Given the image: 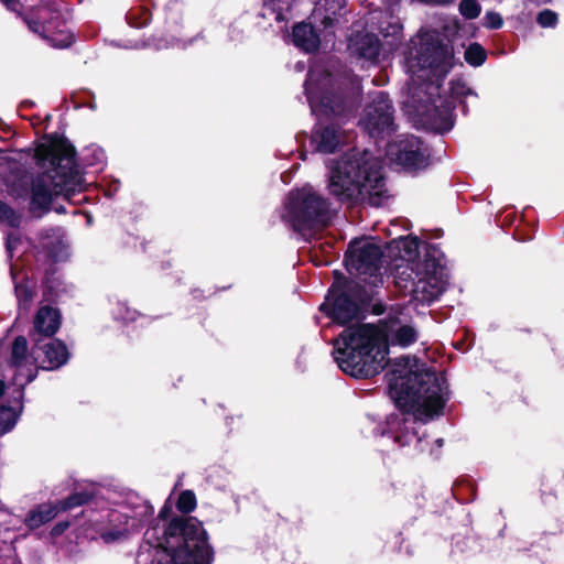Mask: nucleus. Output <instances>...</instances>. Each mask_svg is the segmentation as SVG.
I'll use <instances>...</instances> for the list:
<instances>
[{
    "label": "nucleus",
    "instance_id": "2f4dec72",
    "mask_svg": "<svg viewBox=\"0 0 564 564\" xmlns=\"http://www.w3.org/2000/svg\"><path fill=\"white\" fill-rule=\"evenodd\" d=\"M465 59L473 66H480L486 59V52L481 45L474 43L466 48Z\"/></svg>",
    "mask_w": 564,
    "mask_h": 564
},
{
    "label": "nucleus",
    "instance_id": "412c9836",
    "mask_svg": "<svg viewBox=\"0 0 564 564\" xmlns=\"http://www.w3.org/2000/svg\"><path fill=\"white\" fill-rule=\"evenodd\" d=\"M121 509L129 513L131 522H138V531L153 516L154 509L150 502L137 494H129L121 505Z\"/></svg>",
    "mask_w": 564,
    "mask_h": 564
},
{
    "label": "nucleus",
    "instance_id": "3c124183",
    "mask_svg": "<svg viewBox=\"0 0 564 564\" xmlns=\"http://www.w3.org/2000/svg\"><path fill=\"white\" fill-rule=\"evenodd\" d=\"M4 388H6V384L2 380H0V398L2 397V394L4 393Z\"/></svg>",
    "mask_w": 564,
    "mask_h": 564
},
{
    "label": "nucleus",
    "instance_id": "ddd939ff",
    "mask_svg": "<svg viewBox=\"0 0 564 564\" xmlns=\"http://www.w3.org/2000/svg\"><path fill=\"white\" fill-rule=\"evenodd\" d=\"M344 264L350 274L366 284L378 286L383 282L381 249H346Z\"/></svg>",
    "mask_w": 564,
    "mask_h": 564
},
{
    "label": "nucleus",
    "instance_id": "603ef678",
    "mask_svg": "<svg viewBox=\"0 0 564 564\" xmlns=\"http://www.w3.org/2000/svg\"><path fill=\"white\" fill-rule=\"evenodd\" d=\"M304 68H305V66H304V64H303V63L299 62V63L296 64V69H297L299 72H302Z\"/></svg>",
    "mask_w": 564,
    "mask_h": 564
},
{
    "label": "nucleus",
    "instance_id": "de8ad7c7",
    "mask_svg": "<svg viewBox=\"0 0 564 564\" xmlns=\"http://www.w3.org/2000/svg\"><path fill=\"white\" fill-rule=\"evenodd\" d=\"M3 2V4L12 10V11H18V1L17 0H1Z\"/></svg>",
    "mask_w": 564,
    "mask_h": 564
},
{
    "label": "nucleus",
    "instance_id": "4be33fe9",
    "mask_svg": "<svg viewBox=\"0 0 564 564\" xmlns=\"http://www.w3.org/2000/svg\"><path fill=\"white\" fill-rule=\"evenodd\" d=\"M17 249H7L8 251V260L10 263V273L14 282V293L18 301V308L20 312L28 313L32 306L35 292L34 290L23 281L17 282L15 281V271L18 269V264L12 262V259L14 257V251Z\"/></svg>",
    "mask_w": 564,
    "mask_h": 564
},
{
    "label": "nucleus",
    "instance_id": "8fccbe9b",
    "mask_svg": "<svg viewBox=\"0 0 564 564\" xmlns=\"http://www.w3.org/2000/svg\"><path fill=\"white\" fill-rule=\"evenodd\" d=\"M13 237H14V232L8 235L7 246L6 247H12Z\"/></svg>",
    "mask_w": 564,
    "mask_h": 564
},
{
    "label": "nucleus",
    "instance_id": "c85d7f7f",
    "mask_svg": "<svg viewBox=\"0 0 564 564\" xmlns=\"http://www.w3.org/2000/svg\"><path fill=\"white\" fill-rule=\"evenodd\" d=\"M138 522H131L129 520V513L122 510H111L108 513V527L119 529L120 527H127L129 534L138 532Z\"/></svg>",
    "mask_w": 564,
    "mask_h": 564
},
{
    "label": "nucleus",
    "instance_id": "b1692460",
    "mask_svg": "<svg viewBox=\"0 0 564 564\" xmlns=\"http://www.w3.org/2000/svg\"><path fill=\"white\" fill-rule=\"evenodd\" d=\"M59 511L62 510L59 509L58 502L56 505H40L34 510L30 511V513L25 518V524L30 529L40 528L41 525L53 520Z\"/></svg>",
    "mask_w": 564,
    "mask_h": 564
},
{
    "label": "nucleus",
    "instance_id": "473e14b6",
    "mask_svg": "<svg viewBox=\"0 0 564 564\" xmlns=\"http://www.w3.org/2000/svg\"><path fill=\"white\" fill-rule=\"evenodd\" d=\"M83 160L87 165H96L101 169L106 162V154L100 148H89L86 149Z\"/></svg>",
    "mask_w": 564,
    "mask_h": 564
},
{
    "label": "nucleus",
    "instance_id": "7ed1b4c3",
    "mask_svg": "<svg viewBox=\"0 0 564 564\" xmlns=\"http://www.w3.org/2000/svg\"><path fill=\"white\" fill-rule=\"evenodd\" d=\"M327 166L329 193L340 202L381 206L389 197L382 162L369 151H349Z\"/></svg>",
    "mask_w": 564,
    "mask_h": 564
},
{
    "label": "nucleus",
    "instance_id": "9b49d317",
    "mask_svg": "<svg viewBox=\"0 0 564 564\" xmlns=\"http://www.w3.org/2000/svg\"><path fill=\"white\" fill-rule=\"evenodd\" d=\"M370 98L360 116L359 126L377 142L395 130L393 107L384 91H376Z\"/></svg>",
    "mask_w": 564,
    "mask_h": 564
},
{
    "label": "nucleus",
    "instance_id": "dca6fc26",
    "mask_svg": "<svg viewBox=\"0 0 564 564\" xmlns=\"http://www.w3.org/2000/svg\"><path fill=\"white\" fill-rule=\"evenodd\" d=\"M35 341L31 357L34 361L41 360L42 369L55 370L64 366L69 359L66 345L51 337L33 338Z\"/></svg>",
    "mask_w": 564,
    "mask_h": 564
},
{
    "label": "nucleus",
    "instance_id": "7c9ffc66",
    "mask_svg": "<svg viewBox=\"0 0 564 564\" xmlns=\"http://www.w3.org/2000/svg\"><path fill=\"white\" fill-rule=\"evenodd\" d=\"M130 535L127 527H120L119 529L108 527L100 531V538L107 544L124 541Z\"/></svg>",
    "mask_w": 564,
    "mask_h": 564
},
{
    "label": "nucleus",
    "instance_id": "864d4df0",
    "mask_svg": "<svg viewBox=\"0 0 564 564\" xmlns=\"http://www.w3.org/2000/svg\"><path fill=\"white\" fill-rule=\"evenodd\" d=\"M435 443L437 444V447H442V446H443L444 441H443V438H437V440L435 441Z\"/></svg>",
    "mask_w": 564,
    "mask_h": 564
},
{
    "label": "nucleus",
    "instance_id": "37998d69",
    "mask_svg": "<svg viewBox=\"0 0 564 564\" xmlns=\"http://www.w3.org/2000/svg\"><path fill=\"white\" fill-rule=\"evenodd\" d=\"M128 20H129V23L131 26L133 28H142L144 25H147L150 21V13L148 11H144L142 13V19L141 21H137L135 20V13L134 12H130L129 15H128Z\"/></svg>",
    "mask_w": 564,
    "mask_h": 564
},
{
    "label": "nucleus",
    "instance_id": "49530a36",
    "mask_svg": "<svg viewBox=\"0 0 564 564\" xmlns=\"http://www.w3.org/2000/svg\"><path fill=\"white\" fill-rule=\"evenodd\" d=\"M68 525H69L68 522H59V523H57L53 528V533L54 534H61L62 532H64L68 528Z\"/></svg>",
    "mask_w": 564,
    "mask_h": 564
},
{
    "label": "nucleus",
    "instance_id": "cd10ccee",
    "mask_svg": "<svg viewBox=\"0 0 564 564\" xmlns=\"http://www.w3.org/2000/svg\"><path fill=\"white\" fill-rule=\"evenodd\" d=\"M41 243L42 247H65L67 235L62 227L46 228L41 232Z\"/></svg>",
    "mask_w": 564,
    "mask_h": 564
},
{
    "label": "nucleus",
    "instance_id": "5fc2aeb1",
    "mask_svg": "<svg viewBox=\"0 0 564 564\" xmlns=\"http://www.w3.org/2000/svg\"><path fill=\"white\" fill-rule=\"evenodd\" d=\"M332 21H333V20H332L329 17H326V18H325V20H324V23H325V25L327 26L328 24H330V23H332Z\"/></svg>",
    "mask_w": 564,
    "mask_h": 564
},
{
    "label": "nucleus",
    "instance_id": "1a4fd4ad",
    "mask_svg": "<svg viewBox=\"0 0 564 564\" xmlns=\"http://www.w3.org/2000/svg\"><path fill=\"white\" fill-rule=\"evenodd\" d=\"M416 55L406 57V68L411 74L412 80H427V89L438 90L434 83L443 79L454 66L453 48L448 44L432 42L423 37L419 43H414Z\"/></svg>",
    "mask_w": 564,
    "mask_h": 564
},
{
    "label": "nucleus",
    "instance_id": "a878e982",
    "mask_svg": "<svg viewBox=\"0 0 564 564\" xmlns=\"http://www.w3.org/2000/svg\"><path fill=\"white\" fill-rule=\"evenodd\" d=\"M97 490L95 486L85 488L84 490L76 491L68 496L66 499L58 501L59 509L67 511L73 508L86 505L96 497Z\"/></svg>",
    "mask_w": 564,
    "mask_h": 564
},
{
    "label": "nucleus",
    "instance_id": "f257e3e1",
    "mask_svg": "<svg viewBox=\"0 0 564 564\" xmlns=\"http://www.w3.org/2000/svg\"><path fill=\"white\" fill-rule=\"evenodd\" d=\"M400 369L389 375L388 390L400 412L387 417L386 427L377 429L381 436L392 437L399 446H409L416 437L417 425L443 413L448 399L447 383L435 371L409 372L408 359L395 362Z\"/></svg>",
    "mask_w": 564,
    "mask_h": 564
},
{
    "label": "nucleus",
    "instance_id": "393cba45",
    "mask_svg": "<svg viewBox=\"0 0 564 564\" xmlns=\"http://www.w3.org/2000/svg\"><path fill=\"white\" fill-rule=\"evenodd\" d=\"M294 0H263V17L272 15L276 22H286Z\"/></svg>",
    "mask_w": 564,
    "mask_h": 564
},
{
    "label": "nucleus",
    "instance_id": "f03ea898",
    "mask_svg": "<svg viewBox=\"0 0 564 564\" xmlns=\"http://www.w3.org/2000/svg\"><path fill=\"white\" fill-rule=\"evenodd\" d=\"M382 323L386 334L370 324L348 327L340 334L335 343L334 358L345 373L362 379L373 377L389 367L386 375L389 381L391 371L395 368L400 369L395 362L402 358L408 359V371L413 372L409 357H400L393 361L388 359L389 348L386 337H389L392 344L408 347L417 340V329L408 324V316L399 307L392 310ZM425 371L431 370L420 368L414 370V372Z\"/></svg>",
    "mask_w": 564,
    "mask_h": 564
},
{
    "label": "nucleus",
    "instance_id": "72a5a7b5",
    "mask_svg": "<svg viewBox=\"0 0 564 564\" xmlns=\"http://www.w3.org/2000/svg\"><path fill=\"white\" fill-rule=\"evenodd\" d=\"M177 509L183 513H189L196 508V497L192 490L181 492L177 502Z\"/></svg>",
    "mask_w": 564,
    "mask_h": 564
},
{
    "label": "nucleus",
    "instance_id": "20e7f679",
    "mask_svg": "<svg viewBox=\"0 0 564 564\" xmlns=\"http://www.w3.org/2000/svg\"><path fill=\"white\" fill-rule=\"evenodd\" d=\"M34 158L43 172L32 180L30 212L41 217L50 210L54 196L63 195L69 200L83 191L84 183L72 147L45 140L36 147Z\"/></svg>",
    "mask_w": 564,
    "mask_h": 564
},
{
    "label": "nucleus",
    "instance_id": "79ce46f5",
    "mask_svg": "<svg viewBox=\"0 0 564 564\" xmlns=\"http://www.w3.org/2000/svg\"><path fill=\"white\" fill-rule=\"evenodd\" d=\"M347 247H381L372 237L354 238Z\"/></svg>",
    "mask_w": 564,
    "mask_h": 564
},
{
    "label": "nucleus",
    "instance_id": "aec40b11",
    "mask_svg": "<svg viewBox=\"0 0 564 564\" xmlns=\"http://www.w3.org/2000/svg\"><path fill=\"white\" fill-rule=\"evenodd\" d=\"M61 326L59 311L51 306L39 308L34 317V333L32 339L39 337H52Z\"/></svg>",
    "mask_w": 564,
    "mask_h": 564
},
{
    "label": "nucleus",
    "instance_id": "a211bd4d",
    "mask_svg": "<svg viewBox=\"0 0 564 564\" xmlns=\"http://www.w3.org/2000/svg\"><path fill=\"white\" fill-rule=\"evenodd\" d=\"M32 358L31 355H28V340L24 336H18L11 346V355L9 359V365L18 369L15 373L14 380L20 386L19 394L23 397V388L26 383L32 382L36 377V371L29 370L26 375V379L24 382L19 381V377L22 375V368L29 362V359Z\"/></svg>",
    "mask_w": 564,
    "mask_h": 564
},
{
    "label": "nucleus",
    "instance_id": "6e6d98bb",
    "mask_svg": "<svg viewBox=\"0 0 564 564\" xmlns=\"http://www.w3.org/2000/svg\"><path fill=\"white\" fill-rule=\"evenodd\" d=\"M141 557H142V554H139V555H138V558H137V560H138V562H141Z\"/></svg>",
    "mask_w": 564,
    "mask_h": 564
},
{
    "label": "nucleus",
    "instance_id": "e433bc0d",
    "mask_svg": "<svg viewBox=\"0 0 564 564\" xmlns=\"http://www.w3.org/2000/svg\"><path fill=\"white\" fill-rule=\"evenodd\" d=\"M308 256L316 267L329 265L333 262L327 249H308Z\"/></svg>",
    "mask_w": 564,
    "mask_h": 564
},
{
    "label": "nucleus",
    "instance_id": "c03bdc74",
    "mask_svg": "<svg viewBox=\"0 0 564 564\" xmlns=\"http://www.w3.org/2000/svg\"><path fill=\"white\" fill-rule=\"evenodd\" d=\"M414 449L417 453H423L427 449L429 442L425 440V436L419 435V432L416 433V437L413 441Z\"/></svg>",
    "mask_w": 564,
    "mask_h": 564
},
{
    "label": "nucleus",
    "instance_id": "39448f33",
    "mask_svg": "<svg viewBox=\"0 0 564 564\" xmlns=\"http://www.w3.org/2000/svg\"><path fill=\"white\" fill-rule=\"evenodd\" d=\"M336 79L323 67L310 69L305 82V94L313 115L318 117V124L311 137V145L316 152L332 153L341 142V133L334 124L324 126L322 117H339L346 106L347 96L335 95Z\"/></svg>",
    "mask_w": 564,
    "mask_h": 564
},
{
    "label": "nucleus",
    "instance_id": "a18cd8bd",
    "mask_svg": "<svg viewBox=\"0 0 564 564\" xmlns=\"http://www.w3.org/2000/svg\"><path fill=\"white\" fill-rule=\"evenodd\" d=\"M351 89L349 95H357L360 91V80L357 76L349 78Z\"/></svg>",
    "mask_w": 564,
    "mask_h": 564
},
{
    "label": "nucleus",
    "instance_id": "6ab92c4d",
    "mask_svg": "<svg viewBox=\"0 0 564 564\" xmlns=\"http://www.w3.org/2000/svg\"><path fill=\"white\" fill-rule=\"evenodd\" d=\"M348 48L352 56L375 63L380 53V42L373 34L358 33L350 37Z\"/></svg>",
    "mask_w": 564,
    "mask_h": 564
},
{
    "label": "nucleus",
    "instance_id": "c9c22d12",
    "mask_svg": "<svg viewBox=\"0 0 564 564\" xmlns=\"http://www.w3.org/2000/svg\"><path fill=\"white\" fill-rule=\"evenodd\" d=\"M481 8L476 0H462L459 3V12L466 19H475L479 15Z\"/></svg>",
    "mask_w": 564,
    "mask_h": 564
},
{
    "label": "nucleus",
    "instance_id": "0eeeda50",
    "mask_svg": "<svg viewBox=\"0 0 564 564\" xmlns=\"http://www.w3.org/2000/svg\"><path fill=\"white\" fill-rule=\"evenodd\" d=\"M330 218L328 203L310 185L291 191L281 210V219L304 242L318 238Z\"/></svg>",
    "mask_w": 564,
    "mask_h": 564
},
{
    "label": "nucleus",
    "instance_id": "f704fd0d",
    "mask_svg": "<svg viewBox=\"0 0 564 564\" xmlns=\"http://www.w3.org/2000/svg\"><path fill=\"white\" fill-rule=\"evenodd\" d=\"M0 221L6 223L13 228H17L21 224V216L17 214L6 203L0 200Z\"/></svg>",
    "mask_w": 564,
    "mask_h": 564
},
{
    "label": "nucleus",
    "instance_id": "2eb2a0df",
    "mask_svg": "<svg viewBox=\"0 0 564 564\" xmlns=\"http://www.w3.org/2000/svg\"><path fill=\"white\" fill-rule=\"evenodd\" d=\"M26 23L35 33L47 40L52 46L64 48L72 44L73 35L66 26L63 14L48 7L39 9V20H26Z\"/></svg>",
    "mask_w": 564,
    "mask_h": 564
},
{
    "label": "nucleus",
    "instance_id": "f8f14e48",
    "mask_svg": "<svg viewBox=\"0 0 564 564\" xmlns=\"http://www.w3.org/2000/svg\"><path fill=\"white\" fill-rule=\"evenodd\" d=\"M387 158L406 172H416L429 165L430 151L415 135L402 134L388 144Z\"/></svg>",
    "mask_w": 564,
    "mask_h": 564
},
{
    "label": "nucleus",
    "instance_id": "9d476101",
    "mask_svg": "<svg viewBox=\"0 0 564 564\" xmlns=\"http://www.w3.org/2000/svg\"><path fill=\"white\" fill-rule=\"evenodd\" d=\"M368 301L369 294L360 283L345 280L330 286L319 310L336 323L345 325L359 317Z\"/></svg>",
    "mask_w": 564,
    "mask_h": 564
},
{
    "label": "nucleus",
    "instance_id": "f3484780",
    "mask_svg": "<svg viewBox=\"0 0 564 564\" xmlns=\"http://www.w3.org/2000/svg\"><path fill=\"white\" fill-rule=\"evenodd\" d=\"M453 109L454 104L452 100L438 97L432 100L430 106H425L422 115L431 129L443 133L453 128Z\"/></svg>",
    "mask_w": 564,
    "mask_h": 564
},
{
    "label": "nucleus",
    "instance_id": "4c0bfd02",
    "mask_svg": "<svg viewBox=\"0 0 564 564\" xmlns=\"http://www.w3.org/2000/svg\"><path fill=\"white\" fill-rule=\"evenodd\" d=\"M116 319H120L124 323L133 322L137 317V312L127 306L126 303L118 302L113 311Z\"/></svg>",
    "mask_w": 564,
    "mask_h": 564
},
{
    "label": "nucleus",
    "instance_id": "5701e85b",
    "mask_svg": "<svg viewBox=\"0 0 564 564\" xmlns=\"http://www.w3.org/2000/svg\"><path fill=\"white\" fill-rule=\"evenodd\" d=\"M292 41L295 46L310 53L315 51L319 45L318 35L313 26L308 23H299L293 28Z\"/></svg>",
    "mask_w": 564,
    "mask_h": 564
},
{
    "label": "nucleus",
    "instance_id": "a19ab883",
    "mask_svg": "<svg viewBox=\"0 0 564 564\" xmlns=\"http://www.w3.org/2000/svg\"><path fill=\"white\" fill-rule=\"evenodd\" d=\"M502 24H503V20L501 18V15L497 12L489 11L484 17V25L487 29L497 30V29H500L502 26Z\"/></svg>",
    "mask_w": 564,
    "mask_h": 564
},
{
    "label": "nucleus",
    "instance_id": "ea45409f",
    "mask_svg": "<svg viewBox=\"0 0 564 564\" xmlns=\"http://www.w3.org/2000/svg\"><path fill=\"white\" fill-rule=\"evenodd\" d=\"M469 95H474V93L463 82H453L452 83L451 96L453 99L466 98Z\"/></svg>",
    "mask_w": 564,
    "mask_h": 564
},
{
    "label": "nucleus",
    "instance_id": "58836bf2",
    "mask_svg": "<svg viewBox=\"0 0 564 564\" xmlns=\"http://www.w3.org/2000/svg\"><path fill=\"white\" fill-rule=\"evenodd\" d=\"M536 21L542 28H553L557 23V14L552 10L545 9L538 14Z\"/></svg>",
    "mask_w": 564,
    "mask_h": 564
},
{
    "label": "nucleus",
    "instance_id": "c756f323",
    "mask_svg": "<svg viewBox=\"0 0 564 564\" xmlns=\"http://www.w3.org/2000/svg\"><path fill=\"white\" fill-rule=\"evenodd\" d=\"M17 421L18 414L11 406L0 405V436L10 432Z\"/></svg>",
    "mask_w": 564,
    "mask_h": 564
},
{
    "label": "nucleus",
    "instance_id": "bb28decb",
    "mask_svg": "<svg viewBox=\"0 0 564 564\" xmlns=\"http://www.w3.org/2000/svg\"><path fill=\"white\" fill-rule=\"evenodd\" d=\"M442 230L440 229H436L433 235H427V234H424L423 236L421 237H417V236H401L399 237L398 239H393L392 241L390 242H387L383 247H393L394 243H398L397 247H400V243L402 245L401 247H429V248H432V247H436L434 243H432L430 241V239L432 237H435V238H440L442 236Z\"/></svg>",
    "mask_w": 564,
    "mask_h": 564
},
{
    "label": "nucleus",
    "instance_id": "6e6552de",
    "mask_svg": "<svg viewBox=\"0 0 564 564\" xmlns=\"http://www.w3.org/2000/svg\"><path fill=\"white\" fill-rule=\"evenodd\" d=\"M406 268L415 274L412 299L431 304L445 292L448 284L446 258L441 249H398Z\"/></svg>",
    "mask_w": 564,
    "mask_h": 564
},
{
    "label": "nucleus",
    "instance_id": "09e8293b",
    "mask_svg": "<svg viewBox=\"0 0 564 564\" xmlns=\"http://www.w3.org/2000/svg\"><path fill=\"white\" fill-rule=\"evenodd\" d=\"M169 512H170V507H169L167 505H165V506L161 509V511H160V513H159V518H161L162 520H164V519L166 518V516H167V513H169Z\"/></svg>",
    "mask_w": 564,
    "mask_h": 564
},
{
    "label": "nucleus",
    "instance_id": "4468645a",
    "mask_svg": "<svg viewBox=\"0 0 564 564\" xmlns=\"http://www.w3.org/2000/svg\"><path fill=\"white\" fill-rule=\"evenodd\" d=\"M65 251L66 249H36L34 253L37 270L44 273L43 295L47 301H57L70 292L72 285L56 274V264L67 258Z\"/></svg>",
    "mask_w": 564,
    "mask_h": 564
},
{
    "label": "nucleus",
    "instance_id": "423d86ee",
    "mask_svg": "<svg viewBox=\"0 0 564 564\" xmlns=\"http://www.w3.org/2000/svg\"><path fill=\"white\" fill-rule=\"evenodd\" d=\"M156 564H212L214 551L194 517H175L164 528Z\"/></svg>",
    "mask_w": 564,
    "mask_h": 564
}]
</instances>
